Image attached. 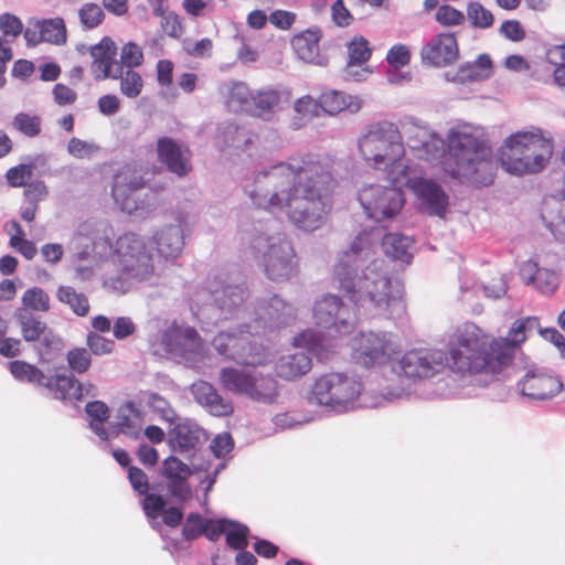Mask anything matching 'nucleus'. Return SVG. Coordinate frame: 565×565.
Instances as JSON below:
<instances>
[{
  "instance_id": "f257e3e1",
  "label": "nucleus",
  "mask_w": 565,
  "mask_h": 565,
  "mask_svg": "<svg viewBox=\"0 0 565 565\" xmlns=\"http://www.w3.org/2000/svg\"><path fill=\"white\" fill-rule=\"evenodd\" d=\"M332 280L353 308L334 294H324L315 301V323L327 337L351 333L361 317L394 318L405 311L401 291L392 289L384 262L374 256L367 234L354 237L349 248L340 253Z\"/></svg>"
},
{
  "instance_id": "f03ea898",
  "label": "nucleus",
  "mask_w": 565,
  "mask_h": 565,
  "mask_svg": "<svg viewBox=\"0 0 565 565\" xmlns=\"http://www.w3.org/2000/svg\"><path fill=\"white\" fill-rule=\"evenodd\" d=\"M333 183L330 166L318 154L305 153L259 171L244 192L256 207L285 212L295 227L315 232L333 207Z\"/></svg>"
},
{
  "instance_id": "7ed1b4c3",
  "label": "nucleus",
  "mask_w": 565,
  "mask_h": 565,
  "mask_svg": "<svg viewBox=\"0 0 565 565\" xmlns=\"http://www.w3.org/2000/svg\"><path fill=\"white\" fill-rule=\"evenodd\" d=\"M508 355L475 323H466L455 333L449 353L437 349L407 351L392 365L401 381L417 384L441 374L447 366L461 374H497Z\"/></svg>"
},
{
  "instance_id": "20e7f679",
  "label": "nucleus",
  "mask_w": 565,
  "mask_h": 565,
  "mask_svg": "<svg viewBox=\"0 0 565 565\" xmlns=\"http://www.w3.org/2000/svg\"><path fill=\"white\" fill-rule=\"evenodd\" d=\"M399 125L407 135L409 148L415 150L419 158L427 161L439 159L448 148L455 163L449 171L452 178L473 186L492 184L497 160L491 147L480 139L470 126L458 125L451 128L446 143L445 139L413 116H404Z\"/></svg>"
},
{
  "instance_id": "39448f33",
  "label": "nucleus",
  "mask_w": 565,
  "mask_h": 565,
  "mask_svg": "<svg viewBox=\"0 0 565 565\" xmlns=\"http://www.w3.org/2000/svg\"><path fill=\"white\" fill-rule=\"evenodd\" d=\"M248 321L238 326L237 331L220 332L213 340L215 350L243 365L264 363L258 348L248 337L260 335L291 324L296 319V308L277 294H267L256 299L246 311Z\"/></svg>"
},
{
  "instance_id": "423d86ee",
  "label": "nucleus",
  "mask_w": 565,
  "mask_h": 565,
  "mask_svg": "<svg viewBox=\"0 0 565 565\" xmlns=\"http://www.w3.org/2000/svg\"><path fill=\"white\" fill-rule=\"evenodd\" d=\"M412 393L409 387H401L381 392L369 399V392H364L361 381L347 373L330 372L315 380L308 399L327 412L343 414L356 407H380Z\"/></svg>"
},
{
  "instance_id": "0eeeda50",
  "label": "nucleus",
  "mask_w": 565,
  "mask_h": 565,
  "mask_svg": "<svg viewBox=\"0 0 565 565\" xmlns=\"http://www.w3.org/2000/svg\"><path fill=\"white\" fill-rule=\"evenodd\" d=\"M274 220L254 221L242 224L243 241H247L249 249L266 277L273 281H287L297 271V256L291 242L284 232L278 231Z\"/></svg>"
},
{
  "instance_id": "6e6552de",
  "label": "nucleus",
  "mask_w": 565,
  "mask_h": 565,
  "mask_svg": "<svg viewBox=\"0 0 565 565\" xmlns=\"http://www.w3.org/2000/svg\"><path fill=\"white\" fill-rule=\"evenodd\" d=\"M116 264L117 273L103 277V287L110 292L125 295L137 284L154 285L158 281L148 244L136 233H126L117 239Z\"/></svg>"
},
{
  "instance_id": "1a4fd4ad",
  "label": "nucleus",
  "mask_w": 565,
  "mask_h": 565,
  "mask_svg": "<svg viewBox=\"0 0 565 565\" xmlns=\"http://www.w3.org/2000/svg\"><path fill=\"white\" fill-rule=\"evenodd\" d=\"M359 150L363 159L377 170H385L386 179L393 180L409 168L404 154L403 137L397 125L382 120L369 126L359 139Z\"/></svg>"
},
{
  "instance_id": "9d476101",
  "label": "nucleus",
  "mask_w": 565,
  "mask_h": 565,
  "mask_svg": "<svg viewBox=\"0 0 565 565\" xmlns=\"http://www.w3.org/2000/svg\"><path fill=\"white\" fill-rule=\"evenodd\" d=\"M111 228L107 221L88 218L73 233L68 249L76 278L89 280L98 262L113 250Z\"/></svg>"
},
{
  "instance_id": "9b49d317",
  "label": "nucleus",
  "mask_w": 565,
  "mask_h": 565,
  "mask_svg": "<svg viewBox=\"0 0 565 565\" xmlns=\"http://www.w3.org/2000/svg\"><path fill=\"white\" fill-rule=\"evenodd\" d=\"M553 146L541 131H518L505 139L500 149L502 168L515 175L537 173L551 159Z\"/></svg>"
},
{
  "instance_id": "f8f14e48",
  "label": "nucleus",
  "mask_w": 565,
  "mask_h": 565,
  "mask_svg": "<svg viewBox=\"0 0 565 565\" xmlns=\"http://www.w3.org/2000/svg\"><path fill=\"white\" fill-rule=\"evenodd\" d=\"M204 289L210 299L207 307L215 311L216 320L236 317L248 297L244 280L224 271L209 276Z\"/></svg>"
},
{
  "instance_id": "ddd939ff",
  "label": "nucleus",
  "mask_w": 565,
  "mask_h": 565,
  "mask_svg": "<svg viewBox=\"0 0 565 565\" xmlns=\"http://www.w3.org/2000/svg\"><path fill=\"white\" fill-rule=\"evenodd\" d=\"M146 181L142 175L129 167L119 170L113 180L111 196L119 209L130 215L140 216L148 212L153 203L152 193H142Z\"/></svg>"
},
{
  "instance_id": "4468645a",
  "label": "nucleus",
  "mask_w": 565,
  "mask_h": 565,
  "mask_svg": "<svg viewBox=\"0 0 565 565\" xmlns=\"http://www.w3.org/2000/svg\"><path fill=\"white\" fill-rule=\"evenodd\" d=\"M168 446L171 451L190 459L194 471H207L209 462L199 457L209 439V435L195 420L178 418L167 434Z\"/></svg>"
},
{
  "instance_id": "2eb2a0df",
  "label": "nucleus",
  "mask_w": 565,
  "mask_h": 565,
  "mask_svg": "<svg viewBox=\"0 0 565 565\" xmlns=\"http://www.w3.org/2000/svg\"><path fill=\"white\" fill-rule=\"evenodd\" d=\"M391 185L369 184L360 189L358 200L363 207L365 215L375 222L393 218L404 206L402 188L404 184H396L387 180Z\"/></svg>"
},
{
  "instance_id": "dca6fc26",
  "label": "nucleus",
  "mask_w": 565,
  "mask_h": 565,
  "mask_svg": "<svg viewBox=\"0 0 565 565\" xmlns=\"http://www.w3.org/2000/svg\"><path fill=\"white\" fill-rule=\"evenodd\" d=\"M157 341L159 349L156 352L162 351L173 359L195 361L201 353L202 342L195 328L175 321L157 335L153 347Z\"/></svg>"
},
{
  "instance_id": "f3484780",
  "label": "nucleus",
  "mask_w": 565,
  "mask_h": 565,
  "mask_svg": "<svg viewBox=\"0 0 565 565\" xmlns=\"http://www.w3.org/2000/svg\"><path fill=\"white\" fill-rule=\"evenodd\" d=\"M297 347L305 349L296 350L281 355L275 362V373L285 381H295L302 377L312 369L311 352H317L320 341L313 331H305L295 339Z\"/></svg>"
},
{
  "instance_id": "a211bd4d",
  "label": "nucleus",
  "mask_w": 565,
  "mask_h": 565,
  "mask_svg": "<svg viewBox=\"0 0 565 565\" xmlns=\"http://www.w3.org/2000/svg\"><path fill=\"white\" fill-rule=\"evenodd\" d=\"M352 359L364 367L385 365L391 361L394 348L387 332H360L352 340Z\"/></svg>"
},
{
  "instance_id": "6ab92c4d",
  "label": "nucleus",
  "mask_w": 565,
  "mask_h": 565,
  "mask_svg": "<svg viewBox=\"0 0 565 565\" xmlns=\"http://www.w3.org/2000/svg\"><path fill=\"white\" fill-rule=\"evenodd\" d=\"M395 183L404 184V186L411 189L427 214L439 217L445 215L449 203L448 195L441 185L435 181L422 177H412V170L408 168L407 172L395 178Z\"/></svg>"
},
{
  "instance_id": "aec40b11",
  "label": "nucleus",
  "mask_w": 565,
  "mask_h": 565,
  "mask_svg": "<svg viewBox=\"0 0 565 565\" xmlns=\"http://www.w3.org/2000/svg\"><path fill=\"white\" fill-rule=\"evenodd\" d=\"M361 234L370 235L371 241H372V250H373L375 257L379 258V256L376 255L375 248L379 246V243L381 241L382 248L387 257L392 258L393 260H399L401 263L406 264V265L411 264V262L413 259V249H414V241L412 237L406 236L401 233H387L382 237L380 231H371V232L363 231V232L359 233L355 237H358ZM380 259H381V257H380ZM382 260L385 263V260L383 258H382ZM384 268H385L387 275H390L385 264H384ZM388 277H391V276H388ZM390 279H392V278H390ZM391 282H392L393 290L398 289L402 292V288L397 280L395 282H393V280H391ZM401 299L403 300L402 297H401Z\"/></svg>"
},
{
  "instance_id": "412c9836",
  "label": "nucleus",
  "mask_w": 565,
  "mask_h": 565,
  "mask_svg": "<svg viewBox=\"0 0 565 565\" xmlns=\"http://www.w3.org/2000/svg\"><path fill=\"white\" fill-rule=\"evenodd\" d=\"M194 472L192 465L183 462L177 456H169L162 462L161 475L167 479L169 493L179 502H185L192 498V489L188 482Z\"/></svg>"
},
{
  "instance_id": "4be33fe9",
  "label": "nucleus",
  "mask_w": 565,
  "mask_h": 565,
  "mask_svg": "<svg viewBox=\"0 0 565 565\" xmlns=\"http://www.w3.org/2000/svg\"><path fill=\"white\" fill-rule=\"evenodd\" d=\"M424 64L444 67L455 63L459 57V47L454 33H439L427 42L420 51Z\"/></svg>"
},
{
  "instance_id": "5701e85b",
  "label": "nucleus",
  "mask_w": 565,
  "mask_h": 565,
  "mask_svg": "<svg viewBox=\"0 0 565 565\" xmlns=\"http://www.w3.org/2000/svg\"><path fill=\"white\" fill-rule=\"evenodd\" d=\"M157 154L167 170L180 178L188 175L192 170L189 149L183 148L171 137H160L157 140Z\"/></svg>"
},
{
  "instance_id": "b1692460",
  "label": "nucleus",
  "mask_w": 565,
  "mask_h": 565,
  "mask_svg": "<svg viewBox=\"0 0 565 565\" xmlns=\"http://www.w3.org/2000/svg\"><path fill=\"white\" fill-rule=\"evenodd\" d=\"M519 387L522 395L530 399L546 401L562 392L563 382L556 376L530 370L519 382Z\"/></svg>"
},
{
  "instance_id": "393cba45",
  "label": "nucleus",
  "mask_w": 565,
  "mask_h": 565,
  "mask_svg": "<svg viewBox=\"0 0 565 565\" xmlns=\"http://www.w3.org/2000/svg\"><path fill=\"white\" fill-rule=\"evenodd\" d=\"M178 225H168L158 231L152 237V244L156 245L160 257L167 260L178 258L184 247V228L188 221L183 214L179 213Z\"/></svg>"
},
{
  "instance_id": "a878e982",
  "label": "nucleus",
  "mask_w": 565,
  "mask_h": 565,
  "mask_svg": "<svg viewBox=\"0 0 565 565\" xmlns=\"http://www.w3.org/2000/svg\"><path fill=\"white\" fill-rule=\"evenodd\" d=\"M322 32L319 28L307 29L306 31L295 35L291 45L297 56L306 63L323 66L328 58L320 54L319 42Z\"/></svg>"
},
{
  "instance_id": "bb28decb",
  "label": "nucleus",
  "mask_w": 565,
  "mask_h": 565,
  "mask_svg": "<svg viewBox=\"0 0 565 565\" xmlns=\"http://www.w3.org/2000/svg\"><path fill=\"white\" fill-rule=\"evenodd\" d=\"M116 55V44L108 36L103 38L99 43L92 46V71L96 81L109 78L114 74L117 65Z\"/></svg>"
},
{
  "instance_id": "cd10ccee",
  "label": "nucleus",
  "mask_w": 565,
  "mask_h": 565,
  "mask_svg": "<svg viewBox=\"0 0 565 565\" xmlns=\"http://www.w3.org/2000/svg\"><path fill=\"white\" fill-rule=\"evenodd\" d=\"M191 391L194 399L213 416H228L234 411L232 402L223 398L207 382L200 381L192 384Z\"/></svg>"
},
{
  "instance_id": "c85d7f7f",
  "label": "nucleus",
  "mask_w": 565,
  "mask_h": 565,
  "mask_svg": "<svg viewBox=\"0 0 565 565\" xmlns=\"http://www.w3.org/2000/svg\"><path fill=\"white\" fill-rule=\"evenodd\" d=\"M43 387H46L54 398L61 401H81V386L72 372L63 370L53 375H45Z\"/></svg>"
},
{
  "instance_id": "c756f323",
  "label": "nucleus",
  "mask_w": 565,
  "mask_h": 565,
  "mask_svg": "<svg viewBox=\"0 0 565 565\" xmlns=\"http://www.w3.org/2000/svg\"><path fill=\"white\" fill-rule=\"evenodd\" d=\"M520 275L525 285H533L543 295H552L558 287V276L554 270L539 268L531 262L522 266Z\"/></svg>"
},
{
  "instance_id": "7c9ffc66",
  "label": "nucleus",
  "mask_w": 565,
  "mask_h": 565,
  "mask_svg": "<svg viewBox=\"0 0 565 565\" xmlns=\"http://www.w3.org/2000/svg\"><path fill=\"white\" fill-rule=\"evenodd\" d=\"M540 323L537 318L535 317H526L524 319L516 320L507 338L504 340L498 341L492 339L490 335L486 334L492 342L499 343L500 348H503L507 352L508 360L507 362L500 367V370L497 373H500L511 361V349L519 345L520 343L524 342L526 339L527 332H532L536 328H539Z\"/></svg>"
},
{
  "instance_id": "2f4dec72",
  "label": "nucleus",
  "mask_w": 565,
  "mask_h": 565,
  "mask_svg": "<svg viewBox=\"0 0 565 565\" xmlns=\"http://www.w3.org/2000/svg\"><path fill=\"white\" fill-rule=\"evenodd\" d=\"M247 397L257 403L271 404L278 396V383L270 375L253 370Z\"/></svg>"
},
{
  "instance_id": "473e14b6",
  "label": "nucleus",
  "mask_w": 565,
  "mask_h": 565,
  "mask_svg": "<svg viewBox=\"0 0 565 565\" xmlns=\"http://www.w3.org/2000/svg\"><path fill=\"white\" fill-rule=\"evenodd\" d=\"M142 426V416L134 402H126L117 411L115 427L119 433L138 439Z\"/></svg>"
},
{
  "instance_id": "72a5a7b5",
  "label": "nucleus",
  "mask_w": 565,
  "mask_h": 565,
  "mask_svg": "<svg viewBox=\"0 0 565 565\" xmlns=\"http://www.w3.org/2000/svg\"><path fill=\"white\" fill-rule=\"evenodd\" d=\"M321 110L328 115H337L342 110L356 113L361 109V100L356 96L347 95L339 90H329L320 95Z\"/></svg>"
},
{
  "instance_id": "f704fd0d",
  "label": "nucleus",
  "mask_w": 565,
  "mask_h": 565,
  "mask_svg": "<svg viewBox=\"0 0 565 565\" xmlns=\"http://www.w3.org/2000/svg\"><path fill=\"white\" fill-rule=\"evenodd\" d=\"M253 93L245 83L232 82L227 86L225 95V104L230 111L233 113H250Z\"/></svg>"
},
{
  "instance_id": "c9c22d12",
  "label": "nucleus",
  "mask_w": 565,
  "mask_h": 565,
  "mask_svg": "<svg viewBox=\"0 0 565 565\" xmlns=\"http://www.w3.org/2000/svg\"><path fill=\"white\" fill-rule=\"evenodd\" d=\"M280 102V94L275 89H262L253 93L249 115L268 120Z\"/></svg>"
},
{
  "instance_id": "e433bc0d",
  "label": "nucleus",
  "mask_w": 565,
  "mask_h": 565,
  "mask_svg": "<svg viewBox=\"0 0 565 565\" xmlns=\"http://www.w3.org/2000/svg\"><path fill=\"white\" fill-rule=\"evenodd\" d=\"M15 319L21 328V334L26 342L39 341L47 329L45 321L25 309H18L15 311Z\"/></svg>"
},
{
  "instance_id": "4c0bfd02",
  "label": "nucleus",
  "mask_w": 565,
  "mask_h": 565,
  "mask_svg": "<svg viewBox=\"0 0 565 565\" xmlns=\"http://www.w3.org/2000/svg\"><path fill=\"white\" fill-rule=\"evenodd\" d=\"M252 374L253 371L223 367L220 372V381L226 391L247 396Z\"/></svg>"
},
{
  "instance_id": "58836bf2",
  "label": "nucleus",
  "mask_w": 565,
  "mask_h": 565,
  "mask_svg": "<svg viewBox=\"0 0 565 565\" xmlns=\"http://www.w3.org/2000/svg\"><path fill=\"white\" fill-rule=\"evenodd\" d=\"M85 412L90 418L89 428L100 438L106 441L109 439V434L104 426L105 422L110 416L109 407L102 401L88 402L85 406Z\"/></svg>"
},
{
  "instance_id": "ea45409f",
  "label": "nucleus",
  "mask_w": 565,
  "mask_h": 565,
  "mask_svg": "<svg viewBox=\"0 0 565 565\" xmlns=\"http://www.w3.org/2000/svg\"><path fill=\"white\" fill-rule=\"evenodd\" d=\"M109 78L120 81V93L128 98H136L142 92V77L134 70H122L121 66H116L114 74Z\"/></svg>"
},
{
  "instance_id": "a19ab883",
  "label": "nucleus",
  "mask_w": 565,
  "mask_h": 565,
  "mask_svg": "<svg viewBox=\"0 0 565 565\" xmlns=\"http://www.w3.org/2000/svg\"><path fill=\"white\" fill-rule=\"evenodd\" d=\"M43 42L62 45L66 42V26L62 18L36 20Z\"/></svg>"
},
{
  "instance_id": "79ce46f5",
  "label": "nucleus",
  "mask_w": 565,
  "mask_h": 565,
  "mask_svg": "<svg viewBox=\"0 0 565 565\" xmlns=\"http://www.w3.org/2000/svg\"><path fill=\"white\" fill-rule=\"evenodd\" d=\"M56 297L58 301L68 305L72 311L79 317H85L89 312L88 298L71 286H60Z\"/></svg>"
},
{
  "instance_id": "37998d69",
  "label": "nucleus",
  "mask_w": 565,
  "mask_h": 565,
  "mask_svg": "<svg viewBox=\"0 0 565 565\" xmlns=\"http://www.w3.org/2000/svg\"><path fill=\"white\" fill-rule=\"evenodd\" d=\"M372 55V49L369 41L363 36H354L348 43V72L351 73V67L361 66L365 64Z\"/></svg>"
},
{
  "instance_id": "c03bdc74",
  "label": "nucleus",
  "mask_w": 565,
  "mask_h": 565,
  "mask_svg": "<svg viewBox=\"0 0 565 565\" xmlns=\"http://www.w3.org/2000/svg\"><path fill=\"white\" fill-rule=\"evenodd\" d=\"M224 535L232 550L243 551L248 545L249 529L238 521L227 519Z\"/></svg>"
},
{
  "instance_id": "a18cd8bd",
  "label": "nucleus",
  "mask_w": 565,
  "mask_h": 565,
  "mask_svg": "<svg viewBox=\"0 0 565 565\" xmlns=\"http://www.w3.org/2000/svg\"><path fill=\"white\" fill-rule=\"evenodd\" d=\"M10 372L14 379L21 382H28L43 386L45 375L36 366L24 361L10 362Z\"/></svg>"
},
{
  "instance_id": "49530a36",
  "label": "nucleus",
  "mask_w": 565,
  "mask_h": 565,
  "mask_svg": "<svg viewBox=\"0 0 565 565\" xmlns=\"http://www.w3.org/2000/svg\"><path fill=\"white\" fill-rule=\"evenodd\" d=\"M22 309L28 311L46 312L50 310V296L41 287H31L24 291L21 298Z\"/></svg>"
},
{
  "instance_id": "de8ad7c7",
  "label": "nucleus",
  "mask_w": 565,
  "mask_h": 565,
  "mask_svg": "<svg viewBox=\"0 0 565 565\" xmlns=\"http://www.w3.org/2000/svg\"><path fill=\"white\" fill-rule=\"evenodd\" d=\"M12 126L28 138H35L42 130V118L39 115L18 113L12 120Z\"/></svg>"
},
{
  "instance_id": "09e8293b",
  "label": "nucleus",
  "mask_w": 565,
  "mask_h": 565,
  "mask_svg": "<svg viewBox=\"0 0 565 565\" xmlns=\"http://www.w3.org/2000/svg\"><path fill=\"white\" fill-rule=\"evenodd\" d=\"M213 523V519H204L198 512H191L185 520L182 527V535L185 541L192 542L199 536L203 535V532L207 530V525Z\"/></svg>"
},
{
  "instance_id": "8fccbe9b",
  "label": "nucleus",
  "mask_w": 565,
  "mask_h": 565,
  "mask_svg": "<svg viewBox=\"0 0 565 565\" xmlns=\"http://www.w3.org/2000/svg\"><path fill=\"white\" fill-rule=\"evenodd\" d=\"M142 510L148 518V520L151 522V525L153 529H157L159 526L158 523H156V520L162 515V513L166 510L167 507V500L161 495L157 493H149L142 494Z\"/></svg>"
},
{
  "instance_id": "3c124183",
  "label": "nucleus",
  "mask_w": 565,
  "mask_h": 565,
  "mask_svg": "<svg viewBox=\"0 0 565 565\" xmlns=\"http://www.w3.org/2000/svg\"><path fill=\"white\" fill-rule=\"evenodd\" d=\"M78 18L83 29L93 30L103 23L105 13L100 6L88 2L79 8Z\"/></svg>"
},
{
  "instance_id": "603ef678",
  "label": "nucleus",
  "mask_w": 565,
  "mask_h": 565,
  "mask_svg": "<svg viewBox=\"0 0 565 565\" xmlns=\"http://www.w3.org/2000/svg\"><path fill=\"white\" fill-rule=\"evenodd\" d=\"M143 63L142 49L135 42L126 43L120 51V60L117 61L116 66H121L122 70H132Z\"/></svg>"
},
{
  "instance_id": "864d4df0",
  "label": "nucleus",
  "mask_w": 565,
  "mask_h": 565,
  "mask_svg": "<svg viewBox=\"0 0 565 565\" xmlns=\"http://www.w3.org/2000/svg\"><path fill=\"white\" fill-rule=\"evenodd\" d=\"M467 15L476 29H488L494 22L493 14L478 1L468 4Z\"/></svg>"
},
{
  "instance_id": "5fc2aeb1",
  "label": "nucleus",
  "mask_w": 565,
  "mask_h": 565,
  "mask_svg": "<svg viewBox=\"0 0 565 565\" xmlns=\"http://www.w3.org/2000/svg\"><path fill=\"white\" fill-rule=\"evenodd\" d=\"M66 361L72 372L83 374L92 364V354L86 348H73L66 354Z\"/></svg>"
},
{
  "instance_id": "6e6d98bb",
  "label": "nucleus",
  "mask_w": 565,
  "mask_h": 565,
  "mask_svg": "<svg viewBox=\"0 0 565 565\" xmlns=\"http://www.w3.org/2000/svg\"><path fill=\"white\" fill-rule=\"evenodd\" d=\"M35 164L34 163H20L15 167L10 168L6 172V179L11 188L26 186L30 182L28 180L33 175Z\"/></svg>"
},
{
  "instance_id": "4d7b16f0",
  "label": "nucleus",
  "mask_w": 565,
  "mask_h": 565,
  "mask_svg": "<svg viewBox=\"0 0 565 565\" xmlns=\"http://www.w3.org/2000/svg\"><path fill=\"white\" fill-rule=\"evenodd\" d=\"M147 404L161 417V419L170 423L171 425L178 419V416L170 403L158 393H150L148 395Z\"/></svg>"
},
{
  "instance_id": "13d9d810",
  "label": "nucleus",
  "mask_w": 565,
  "mask_h": 565,
  "mask_svg": "<svg viewBox=\"0 0 565 565\" xmlns=\"http://www.w3.org/2000/svg\"><path fill=\"white\" fill-rule=\"evenodd\" d=\"M446 79L449 82L466 83L480 82L484 81L486 78L484 75H482L476 67L473 62H467L461 64L456 73H446Z\"/></svg>"
},
{
  "instance_id": "bf43d9fd",
  "label": "nucleus",
  "mask_w": 565,
  "mask_h": 565,
  "mask_svg": "<svg viewBox=\"0 0 565 565\" xmlns=\"http://www.w3.org/2000/svg\"><path fill=\"white\" fill-rule=\"evenodd\" d=\"M86 344L90 354L104 355L113 352L115 343L110 339H106L97 332H88Z\"/></svg>"
},
{
  "instance_id": "052dcab7",
  "label": "nucleus",
  "mask_w": 565,
  "mask_h": 565,
  "mask_svg": "<svg viewBox=\"0 0 565 565\" xmlns=\"http://www.w3.org/2000/svg\"><path fill=\"white\" fill-rule=\"evenodd\" d=\"M320 97L315 99L310 95L302 96L294 103V110L305 118L318 117L321 111Z\"/></svg>"
},
{
  "instance_id": "680f3d73",
  "label": "nucleus",
  "mask_w": 565,
  "mask_h": 565,
  "mask_svg": "<svg viewBox=\"0 0 565 565\" xmlns=\"http://www.w3.org/2000/svg\"><path fill=\"white\" fill-rule=\"evenodd\" d=\"M436 20L445 26L460 25L465 21V14L451 6L443 4L437 9Z\"/></svg>"
},
{
  "instance_id": "e2e57ef3",
  "label": "nucleus",
  "mask_w": 565,
  "mask_h": 565,
  "mask_svg": "<svg viewBox=\"0 0 565 565\" xmlns=\"http://www.w3.org/2000/svg\"><path fill=\"white\" fill-rule=\"evenodd\" d=\"M0 31L4 36L18 38L23 32V23L18 15L4 12L0 14Z\"/></svg>"
},
{
  "instance_id": "0e129e2a",
  "label": "nucleus",
  "mask_w": 565,
  "mask_h": 565,
  "mask_svg": "<svg viewBox=\"0 0 565 565\" xmlns=\"http://www.w3.org/2000/svg\"><path fill=\"white\" fill-rule=\"evenodd\" d=\"M386 62L394 68L406 66L411 62L409 49L404 44L393 45L387 52Z\"/></svg>"
},
{
  "instance_id": "69168bd1",
  "label": "nucleus",
  "mask_w": 565,
  "mask_h": 565,
  "mask_svg": "<svg viewBox=\"0 0 565 565\" xmlns=\"http://www.w3.org/2000/svg\"><path fill=\"white\" fill-rule=\"evenodd\" d=\"M49 195V190L44 181L35 180L30 182L23 192V200L39 205L41 201Z\"/></svg>"
},
{
  "instance_id": "338daca9",
  "label": "nucleus",
  "mask_w": 565,
  "mask_h": 565,
  "mask_svg": "<svg viewBox=\"0 0 565 565\" xmlns=\"http://www.w3.org/2000/svg\"><path fill=\"white\" fill-rule=\"evenodd\" d=\"M234 440L228 433H223L213 438L210 444L211 452L216 458H223L232 451Z\"/></svg>"
},
{
  "instance_id": "774afa93",
  "label": "nucleus",
  "mask_w": 565,
  "mask_h": 565,
  "mask_svg": "<svg viewBox=\"0 0 565 565\" xmlns=\"http://www.w3.org/2000/svg\"><path fill=\"white\" fill-rule=\"evenodd\" d=\"M128 479L132 489L140 495L149 491L148 477L140 468L130 466L128 469Z\"/></svg>"
}]
</instances>
